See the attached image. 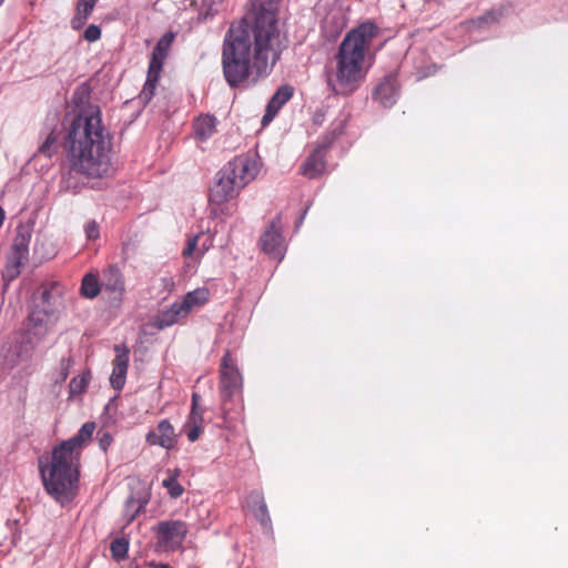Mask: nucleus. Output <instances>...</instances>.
Instances as JSON below:
<instances>
[{"label":"nucleus","mask_w":568,"mask_h":568,"mask_svg":"<svg viewBox=\"0 0 568 568\" xmlns=\"http://www.w3.org/2000/svg\"><path fill=\"white\" fill-rule=\"evenodd\" d=\"M252 10L227 31L222 54L227 83L236 87L250 75L267 73L286 47L278 23L280 0H251Z\"/></svg>","instance_id":"1"},{"label":"nucleus","mask_w":568,"mask_h":568,"mask_svg":"<svg viewBox=\"0 0 568 568\" xmlns=\"http://www.w3.org/2000/svg\"><path fill=\"white\" fill-rule=\"evenodd\" d=\"M111 135L102 124L99 108L90 106L73 119L67 154L74 171L92 178L106 175L111 170Z\"/></svg>","instance_id":"2"},{"label":"nucleus","mask_w":568,"mask_h":568,"mask_svg":"<svg viewBox=\"0 0 568 568\" xmlns=\"http://www.w3.org/2000/svg\"><path fill=\"white\" fill-rule=\"evenodd\" d=\"M375 36L376 26L372 22H364L345 36L327 79L335 93L348 95L359 87L367 72L366 54Z\"/></svg>","instance_id":"3"},{"label":"nucleus","mask_w":568,"mask_h":568,"mask_svg":"<svg viewBox=\"0 0 568 568\" xmlns=\"http://www.w3.org/2000/svg\"><path fill=\"white\" fill-rule=\"evenodd\" d=\"M80 458L60 445L52 454L39 459V469L45 491L59 504L65 505L75 496Z\"/></svg>","instance_id":"4"},{"label":"nucleus","mask_w":568,"mask_h":568,"mask_svg":"<svg viewBox=\"0 0 568 568\" xmlns=\"http://www.w3.org/2000/svg\"><path fill=\"white\" fill-rule=\"evenodd\" d=\"M258 171V162L250 155H239L230 161L216 174L215 182L210 189L209 201L212 213L230 214L231 206L226 204L257 176Z\"/></svg>","instance_id":"5"},{"label":"nucleus","mask_w":568,"mask_h":568,"mask_svg":"<svg viewBox=\"0 0 568 568\" xmlns=\"http://www.w3.org/2000/svg\"><path fill=\"white\" fill-rule=\"evenodd\" d=\"M60 291L55 285L43 286L31 307L27 336L32 344L41 342L53 328L59 317Z\"/></svg>","instance_id":"6"},{"label":"nucleus","mask_w":568,"mask_h":568,"mask_svg":"<svg viewBox=\"0 0 568 568\" xmlns=\"http://www.w3.org/2000/svg\"><path fill=\"white\" fill-rule=\"evenodd\" d=\"M31 241V231L29 227H18L14 236L8 262L3 275L8 280H13L20 274V267L29 258V244Z\"/></svg>","instance_id":"7"},{"label":"nucleus","mask_w":568,"mask_h":568,"mask_svg":"<svg viewBox=\"0 0 568 568\" xmlns=\"http://www.w3.org/2000/svg\"><path fill=\"white\" fill-rule=\"evenodd\" d=\"M170 43L171 38L164 36L159 40L153 50L152 58L149 64L146 81L141 92V98L145 101H149L154 93Z\"/></svg>","instance_id":"8"},{"label":"nucleus","mask_w":568,"mask_h":568,"mask_svg":"<svg viewBox=\"0 0 568 568\" xmlns=\"http://www.w3.org/2000/svg\"><path fill=\"white\" fill-rule=\"evenodd\" d=\"M220 389L223 399L231 398L242 389V376L229 353L222 358Z\"/></svg>","instance_id":"9"},{"label":"nucleus","mask_w":568,"mask_h":568,"mask_svg":"<svg viewBox=\"0 0 568 568\" xmlns=\"http://www.w3.org/2000/svg\"><path fill=\"white\" fill-rule=\"evenodd\" d=\"M154 530L158 534L159 546L164 549L180 547L187 532L186 525L180 520L161 521Z\"/></svg>","instance_id":"10"},{"label":"nucleus","mask_w":568,"mask_h":568,"mask_svg":"<svg viewBox=\"0 0 568 568\" xmlns=\"http://www.w3.org/2000/svg\"><path fill=\"white\" fill-rule=\"evenodd\" d=\"M262 250L274 258L281 261L284 256L285 245L281 234L280 219L272 221L268 229L260 239Z\"/></svg>","instance_id":"11"},{"label":"nucleus","mask_w":568,"mask_h":568,"mask_svg":"<svg viewBox=\"0 0 568 568\" xmlns=\"http://www.w3.org/2000/svg\"><path fill=\"white\" fill-rule=\"evenodd\" d=\"M114 351L116 355L113 361V369L110 376V383L114 389L120 390L125 384L130 351L128 347L121 345H115Z\"/></svg>","instance_id":"12"},{"label":"nucleus","mask_w":568,"mask_h":568,"mask_svg":"<svg viewBox=\"0 0 568 568\" xmlns=\"http://www.w3.org/2000/svg\"><path fill=\"white\" fill-rule=\"evenodd\" d=\"M174 427L168 419H162L155 429L146 434L145 440L152 446H160L165 449H171L175 445Z\"/></svg>","instance_id":"13"},{"label":"nucleus","mask_w":568,"mask_h":568,"mask_svg":"<svg viewBox=\"0 0 568 568\" xmlns=\"http://www.w3.org/2000/svg\"><path fill=\"white\" fill-rule=\"evenodd\" d=\"M200 395H192V407L184 430L190 442H195L203 430V412L199 408Z\"/></svg>","instance_id":"14"},{"label":"nucleus","mask_w":568,"mask_h":568,"mask_svg":"<svg viewBox=\"0 0 568 568\" xmlns=\"http://www.w3.org/2000/svg\"><path fill=\"white\" fill-rule=\"evenodd\" d=\"M293 89L288 85L281 87L271 98L265 114L262 118V125L266 126L277 114L280 109L292 98Z\"/></svg>","instance_id":"15"},{"label":"nucleus","mask_w":568,"mask_h":568,"mask_svg":"<svg viewBox=\"0 0 568 568\" xmlns=\"http://www.w3.org/2000/svg\"><path fill=\"white\" fill-rule=\"evenodd\" d=\"M186 316L187 313L181 302H175L158 314L155 318V325L158 328L163 329L176 324Z\"/></svg>","instance_id":"16"},{"label":"nucleus","mask_w":568,"mask_h":568,"mask_svg":"<svg viewBox=\"0 0 568 568\" xmlns=\"http://www.w3.org/2000/svg\"><path fill=\"white\" fill-rule=\"evenodd\" d=\"M94 429H95L94 423H85L79 429L77 435H74L70 439L61 443L60 446L65 448L67 450L74 453L80 458L81 449H82L83 445L90 440Z\"/></svg>","instance_id":"17"},{"label":"nucleus","mask_w":568,"mask_h":568,"mask_svg":"<svg viewBox=\"0 0 568 568\" xmlns=\"http://www.w3.org/2000/svg\"><path fill=\"white\" fill-rule=\"evenodd\" d=\"M102 288L115 296H122L125 291L124 278L118 267L110 266L102 276Z\"/></svg>","instance_id":"18"},{"label":"nucleus","mask_w":568,"mask_h":568,"mask_svg":"<svg viewBox=\"0 0 568 568\" xmlns=\"http://www.w3.org/2000/svg\"><path fill=\"white\" fill-rule=\"evenodd\" d=\"M325 171L324 150L316 149L303 163L301 173L307 179H316Z\"/></svg>","instance_id":"19"},{"label":"nucleus","mask_w":568,"mask_h":568,"mask_svg":"<svg viewBox=\"0 0 568 568\" xmlns=\"http://www.w3.org/2000/svg\"><path fill=\"white\" fill-rule=\"evenodd\" d=\"M210 298V292L206 287H199L192 292H189L184 295L181 304L185 308L187 315L190 312L195 308L204 305Z\"/></svg>","instance_id":"20"},{"label":"nucleus","mask_w":568,"mask_h":568,"mask_svg":"<svg viewBox=\"0 0 568 568\" xmlns=\"http://www.w3.org/2000/svg\"><path fill=\"white\" fill-rule=\"evenodd\" d=\"M217 120L210 115H201L194 122V132L201 140H206L216 131Z\"/></svg>","instance_id":"21"},{"label":"nucleus","mask_w":568,"mask_h":568,"mask_svg":"<svg viewBox=\"0 0 568 568\" xmlns=\"http://www.w3.org/2000/svg\"><path fill=\"white\" fill-rule=\"evenodd\" d=\"M97 2L98 0H78L77 13L71 21L73 29H80L84 26Z\"/></svg>","instance_id":"22"},{"label":"nucleus","mask_w":568,"mask_h":568,"mask_svg":"<svg viewBox=\"0 0 568 568\" xmlns=\"http://www.w3.org/2000/svg\"><path fill=\"white\" fill-rule=\"evenodd\" d=\"M248 506H256L255 516L263 524L266 525L270 521L266 504L264 503L263 496L258 491H253L248 496Z\"/></svg>","instance_id":"23"},{"label":"nucleus","mask_w":568,"mask_h":568,"mask_svg":"<svg viewBox=\"0 0 568 568\" xmlns=\"http://www.w3.org/2000/svg\"><path fill=\"white\" fill-rule=\"evenodd\" d=\"M102 286L94 274L84 275L81 284V293L87 298H94L100 293Z\"/></svg>","instance_id":"24"},{"label":"nucleus","mask_w":568,"mask_h":568,"mask_svg":"<svg viewBox=\"0 0 568 568\" xmlns=\"http://www.w3.org/2000/svg\"><path fill=\"white\" fill-rule=\"evenodd\" d=\"M395 89L390 82L381 83L376 91L375 97L385 106H390L395 102Z\"/></svg>","instance_id":"25"},{"label":"nucleus","mask_w":568,"mask_h":568,"mask_svg":"<svg viewBox=\"0 0 568 568\" xmlns=\"http://www.w3.org/2000/svg\"><path fill=\"white\" fill-rule=\"evenodd\" d=\"M91 381V374L89 372H85L79 376H75L70 382V394L73 395H81L85 392Z\"/></svg>","instance_id":"26"},{"label":"nucleus","mask_w":568,"mask_h":568,"mask_svg":"<svg viewBox=\"0 0 568 568\" xmlns=\"http://www.w3.org/2000/svg\"><path fill=\"white\" fill-rule=\"evenodd\" d=\"M129 542L124 538H118L111 544V554L115 560H122L126 557Z\"/></svg>","instance_id":"27"},{"label":"nucleus","mask_w":568,"mask_h":568,"mask_svg":"<svg viewBox=\"0 0 568 568\" xmlns=\"http://www.w3.org/2000/svg\"><path fill=\"white\" fill-rule=\"evenodd\" d=\"M162 485L168 489L169 494L173 498H178L183 494V487L176 480V476H170L163 480Z\"/></svg>","instance_id":"28"},{"label":"nucleus","mask_w":568,"mask_h":568,"mask_svg":"<svg viewBox=\"0 0 568 568\" xmlns=\"http://www.w3.org/2000/svg\"><path fill=\"white\" fill-rule=\"evenodd\" d=\"M145 501L136 500L133 497L129 498L125 504V514L128 521H132L136 514L144 507Z\"/></svg>","instance_id":"29"},{"label":"nucleus","mask_w":568,"mask_h":568,"mask_svg":"<svg viewBox=\"0 0 568 568\" xmlns=\"http://www.w3.org/2000/svg\"><path fill=\"white\" fill-rule=\"evenodd\" d=\"M57 142V136L53 133H50L44 141V143L40 146V152L47 156H51L53 153V145Z\"/></svg>","instance_id":"30"},{"label":"nucleus","mask_w":568,"mask_h":568,"mask_svg":"<svg viewBox=\"0 0 568 568\" xmlns=\"http://www.w3.org/2000/svg\"><path fill=\"white\" fill-rule=\"evenodd\" d=\"M84 39L89 42H94L100 39L101 37V30L98 26L91 24L84 31Z\"/></svg>","instance_id":"31"},{"label":"nucleus","mask_w":568,"mask_h":568,"mask_svg":"<svg viewBox=\"0 0 568 568\" xmlns=\"http://www.w3.org/2000/svg\"><path fill=\"white\" fill-rule=\"evenodd\" d=\"M201 237H202L201 235H196L193 239L189 240L186 247L183 250L184 256H191L194 252L199 253L197 243Z\"/></svg>","instance_id":"32"},{"label":"nucleus","mask_w":568,"mask_h":568,"mask_svg":"<svg viewBox=\"0 0 568 568\" xmlns=\"http://www.w3.org/2000/svg\"><path fill=\"white\" fill-rule=\"evenodd\" d=\"M85 234L89 240H97L99 237V225L95 221H90L87 223Z\"/></svg>","instance_id":"33"},{"label":"nucleus","mask_w":568,"mask_h":568,"mask_svg":"<svg viewBox=\"0 0 568 568\" xmlns=\"http://www.w3.org/2000/svg\"><path fill=\"white\" fill-rule=\"evenodd\" d=\"M89 98V89L87 85L79 87L73 93V100L77 103H83Z\"/></svg>","instance_id":"34"},{"label":"nucleus","mask_w":568,"mask_h":568,"mask_svg":"<svg viewBox=\"0 0 568 568\" xmlns=\"http://www.w3.org/2000/svg\"><path fill=\"white\" fill-rule=\"evenodd\" d=\"M112 436L109 433H104L99 437V445L105 452L112 444Z\"/></svg>","instance_id":"35"},{"label":"nucleus","mask_w":568,"mask_h":568,"mask_svg":"<svg viewBox=\"0 0 568 568\" xmlns=\"http://www.w3.org/2000/svg\"><path fill=\"white\" fill-rule=\"evenodd\" d=\"M212 245V240L206 236L205 241L199 246V255H203Z\"/></svg>","instance_id":"36"},{"label":"nucleus","mask_w":568,"mask_h":568,"mask_svg":"<svg viewBox=\"0 0 568 568\" xmlns=\"http://www.w3.org/2000/svg\"><path fill=\"white\" fill-rule=\"evenodd\" d=\"M488 21H497V14L495 12H489L478 19L479 23L488 22Z\"/></svg>","instance_id":"37"},{"label":"nucleus","mask_w":568,"mask_h":568,"mask_svg":"<svg viewBox=\"0 0 568 568\" xmlns=\"http://www.w3.org/2000/svg\"><path fill=\"white\" fill-rule=\"evenodd\" d=\"M4 221V211L0 207V226L2 225Z\"/></svg>","instance_id":"38"},{"label":"nucleus","mask_w":568,"mask_h":568,"mask_svg":"<svg viewBox=\"0 0 568 568\" xmlns=\"http://www.w3.org/2000/svg\"><path fill=\"white\" fill-rule=\"evenodd\" d=\"M153 568H170L168 565L160 564V565H152Z\"/></svg>","instance_id":"39"},{"label":"nucleus","mask_w":568,"mask_h":568,"mask_svg":"<svg viewBox=\"0 0 568 568\" xmlns=\"http://www.w3.org/2000/svg\"><path fill=\"white\" fill-rule=\"evenodd\" d=\"M67 376H68V372H67V369H64L62 373V381H64L67 378Z\"/></svg>","instance_id":"40"}]
</instances>
